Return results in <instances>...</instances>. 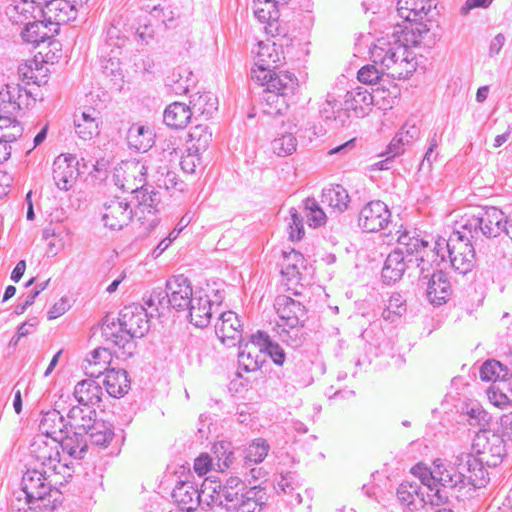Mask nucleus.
<instances>
[{"instance_id": "f257e3e1", "label": "nucleus", "mask_w": 512, "mask_h": 512, "mask_svg": "<svg viewBox=\"0 0 512 512\" xmlns=\"http://www.w3.org/2000/svg\"><path fill=\"white\" fill-rule=\"evenodd\" d=\"M242 473L247 487L239 477L232 476L222 486L221 494L225 501V508L234 512H255L261 506L264 499L262 484L267 481L268 472L254 464H243Z\"/></svg>"}, {"instance_id": "f03ea898", "label": "nucleus", "mask_w": 512, "mask_h": 512, "mask_svg": "<svg viewBox=\"0 0 512 512\" xmlns=\"http://www.w3.org/2000/svg\"><path fill=\"white\" fill-rule=\"evenodd\" d=\"M71 477H62L53 471L32 467L22 477V490L11 504L27 502L26 508L54 510L61 504L59 487L65 485Z\"/></svg>"}, {"instance_id": "7ed1b4c3", "label": "nucleus", "mask_w": 512, "mask_h": 512, "mask_svg": "<svg viewBox=\"0 0 512 512\" xmlns=\"http://www.w3.org/2000/svg\"><path fill=\"white\" fill-rule=\"evenodd\" d=\"M369 54L371 61L394 79L407 78L415 70L413 53L395 35L377 39Z\"/></svg>"}, {"instance_id": "20e7f679", "label": "nucleus", "mask_w": 512, "mask_h": 512, "mask_svg": "<svg viewBox=\"0 0 512 512\" xmlns=\"http://www.w3.org/2000/svg\"><path fill=\"white\" fill-rule=\"evenodd\" d=\"M275 308L279 316L276 332L280 340L293 348L301 346L305 340V306L290 296L279 295L275 300Z\"/></svg>"}, {"instance_id": "39448f33", "label": "nucleus", "mask_w": 512, "mask_h": 512, "mask_svg": "<svg viewBox=\"0 0 512 512\" xmlns=\"http://www.w3.org/2000/svg\"><path fill=\"white\" fill-rule=\"evenodd\" d=\"M397 235L398 247L389 253L382 269V278L387 283L400 280L406 270H411V256L423 246L415 229L398 230Z\"/></svg>"}, {"instance_id": "423d86ee", "label": "nucleus", "mask_w": 512, "mask_h": 512, "mask_svg": "<svg viewBox=\"0 0 512 512\" xmlns=\"http://www.w3.org/2000/svg\"><path fill=\"white\" fill-rule=\"evenodd\" d=\"M221 488V485L208 480H205L200 490L191 482H182L174 488L172 497L187 512H192L199 506L203 509L210 506L223 508L224 498L221 494L218 496Z\"/></svg>"}, {"instance_id": "0eeeda50", "label": "nucleus", "mask_w": 512, "mask_h": 512, "mask_svg": "<svg viewBox=\"0 0 512 512\" xmlns=\"http://www.w3.org/2000/svg\"><path fill=\"white\" fill-rule=\"evenodd\" d=\"M460 227L473 239L481 236L495 238L505 229V215L496 207L478 208L466 213L459 222Z\"/></svg>"}, {"instance_id": "6e6552de", "label": "nucleus", "mask_w": 512, "mask_h": 512, "mask_svg": "<svg viewBox=\"0 0 512 512\" xmlns=\"http://www.w3.org/2000/svg\"><path fill=\"white\" fill-rule=\"evenodd\" d=\"M30 456L36 461L34 467L47 469L72 477L73 469L60 460V442L45 435H36L29 447Z\"/></svg>"}, {"instance_id": "1a4fd4ad", "label": "nucleus", "mask_w": 512, "mask_h": 512, "mask_svg": "<svg viewBox=\"0 0 512 512\" xmlns=\"http://www.w3.org/2000/svg\"><path fill=\"white\" fill-rule=\"evenodd\" d=\"M467 235L464 231H454L449 239L439 237L444 259L448 255L452 267L463 275L470 272L476 263L475 249Z\"/></svg>"}, {"instance_id": "9d476101", "label": "nucleus", "mask_w": 512, "mask_h": 512, "mask_svg": "<svg viewBox=\"0 0 512 512\" xmlns=\"http://www.w3.org/2000/svg\"><path fill=\"white\" fill-rule=\"evenodd\" d=\"M411 472L419 478L421 483L431 491L437 489L438 485L452 490H461L460 476L456 472L454 461L436 459L431 468L420 464L414 466Z\"/></svg>"}, {"instance_id": "9b49d317", "label": "nucleus", "mask_w": 512, "mask_h": 512, "mask_svg": "<svg viewBox=\"0 0 512 512\" xmlns=\"http://www.w3.org/2000/svg\"><path fill=\"white\" fill-rule=\"evenodd\" d=\"M177 147L170 141L166 148H163L158 158L150 159V174L156 185L166 190H182V183L178 181L177 174L170 169L169 163L176 160Z\"/></svg>"}, {"instance_id": "f8f14e48", "label": "nucleus", "mask_w": 512, "mask_h": 512, "mask_svg": "<svg viewBox=\"0 0 512 512\" xmlns=\"http://www.w3.org/2000/svg\"><path fill=\"white\" fill-rule=\"evenodd\" d=\"M150 173V160H129L122 162L114 173L115 184L126 192L135 193L146 185Z\"/></svg>"}, {"instance_id": "ddd939ff", "label": "nucleus", "mask_w": 512, "mask_h": 512, "mask_svg": "<svg viewBox=\"0 0 512 512\" xmlns=\"http://www.w3.org/2000/svg\"><path fill=\"white\" fill-rule=\"evenodd\" d=\"M456 472L460 476L461 488H481L488 482L487 471L473 454L461 452L453 458Z\"/></svg>"}, {"instance_id": "4468645a", "label": "nucleus", "mask_w": 512, "mask_h": 512, "mask_svg": "<svg viewBox=\"0 0 512 512\" xmlns=\"http://www.w3.org/2000/svg\"><path fill=\"white\" fill-rule=\"evenodd\" d=\"M478 459L481 464L485 462L488 466H498L505 456V444L502 437L490 430L479 431L473 442Z\"/></svg>"}, {"instance_id": "2eb2a0df", "label": "nucleus", "mask_w": 512, "mask_h": 512, "mask_svg": "<svg viewBox=\"0 0 512 512\" xmlns=\"http://www.w3.org/2000/svg\"><path fill=\"white\" fill-rule=\"evenodd\" d=\"M423 246L419 251H415L411 256V270H418L419 276L423 279L431 277L430 272H436L435 267H438L444 261V254H442L443 245L440 244L439 238L434 241V246L429 248V242L423 238Z\"/></svg>"}, {"instance_id": "dca6fc26", "label": "nucleus", "mask_w": 512, "mask_h": 512, "mask_svg": "<svg viewBox=\"0 0 512 512\" xmlns=\"http://www.w3.org/2000/svg\"><path fill=\"white\" fill-rule=\"evenodd\" d=\"M238 344L239 366L246 372L256 371L259 369L261 364L265 361L264 348L266 347V344L264 340V333L258 331L256 334L251 335L248 341H244L242 339Z\"/></svg>"}, {"instance_id": "f3484780", "label": "nucleus", "mask_w": 512, "mask_h": 512, "mask_svg": "<svg viewBox=\"0 0 512 512\" xmlns=\"http://www.w3.org/2000/svg\"><path fill=\"white\" fill-rule=\"evenodd\" d=\"M276 68L255 65L251 70L252 80L265 86V90L275 91L274 89L282 90L284 92L294 91L297 86L296 77L287 71L275 73Z\"/></svg>"}, {"instance_id": "a211bd4d", "label": "nucleus", "mask_w": 512, "mask_h": 512, "mask_svg": "<svg viewBox=\"0 0 512 512\" xmlns=\"http://www.w3.org/2000/svg\"><path fill=\"white\" fill-rule=\"evenodd\" d=\"M118 321L131 340L143 337L149 330L147 312L140 304L125 306L119 314Z\"/></svg>"}, {"instance_id": "6ab92c4d", "label": "nucleus", "mask_w": 512, "mask_h": 512, "mask_svg": "<svg viewBox=\"0 0 512 512\" xmlns=\"http://www.w3.org/2000/svg\"><path fill=\"white\" fill-rule=\"evenodd\" d=\"M128 32V15H114L106 29L104 42L99 48V57L106 58L109 56V49H111V52L120 50L127 41Z\"/></svg>"}, {"instance_id": "aec40b11", "label": "nucleus", "mask_w": 512, "mask_h": 512, "mask_svg": "<svg viewBox=\"0 0 512 512\" xmlns=\"http://www.w3.org/2000/svg\"><path fill=\"white\" fill-rule=\"evenodd\" d=\"M391 213L387 205L379 200L367 203L360 211L359 226L367 232L382 230L390 221Z\"/></svg>"}, {"instance_id": "412c9836", "label": "nucleus", "mask_w": 512, "mask_h": 512, "mask_svg": "<svg viewBox=\"0 0 512 512\" xmlns=\"http://www.w3.org/2000/svg\"><path fill=\"white\" fill-rule=\"evenodd\" d=\"M133 217V210L126 198L114 197L104 204L102 220L111 230H121Z\"/></svg>"}, {"instance_id": "4be33fe9", "label": "nucleus", "mask_w": 512, "mask_h": 512, "mask_svg": "<svg viewBox=\"0 0 512 512\" xmlns=\"http://www.w3.org/2000/svg\"><path fill=\"white\" fill-rule=\"evenodd\" d=\"M168 300L172 308L178 311H186L189 303H192L194 292L190 280L184 275H176L166 282Z\"/></svg>"}, {"instance_id": "5701e85b", "label": "nucleus", "mask_w": 512, "mask_h": 512, "mask_svg": "<svg viewBox=\"0 0 512 512\" xmlns=\"http://www.w3.org/2000/svg\"><path fill=\"white\" fill-rule=\"evenodd\" d=\"M78 161L72 154L60 155L53 163V179L56 186L63 191L70 190L77 181Z\"/></svg>"}, {"instance_id": "b1692460", "label": "nucleus", "mask_w": 512, "mask_h": 512, "mask_svg": "<svg viewBox=\"0 0 512 512\" xmlns=\"http://www.w3.org/2000/svg\"><path fill=\"white\" fill-rule=\"evenodd\" d=\"M66 400L63 395L55 403V409L46 412L39 424V435H45L60 442L66 428L65 418L62 415L66 411Z\"/></svg>"}, {"instance_id": "393cba45", "label": "nucleus", "mask_w": 512, "mask_h": 512, "mask_svg": "<svg viewBox=\"0 0 512 512\" xmlns=\"http://www.w3.org/2000/svg\"><path fill=\"white\" fill-rule=\"evenodd\" d=\"M287 0H254L252 9L255 17L262 23H267L265 30L272 37L280 35L278 31L279 6H283Z\"/></svg>"}, {"instance_id": "a878e982", "label": "nucleus", "mask_w": 512, "mask_h": 512, "mask_svg": "<svg viewBox=\"0 0 512 512\" xmlns=\"http://www.w3.org/2000/svg\"><path fill=\"white\" fill-rule=\"evenodd\" d=\"M218 339L227 346H235L242 340V324L238 315L233 311L221 313L215 324Z\"/></svg>"}, {"instance_id": "bb28decb", "label": "nucleus", "mask_w": 512, "mask_h": 512, "mask_svg": "<svg viewBox=\"0 0 512 512\" xmlns=\"http://www.w3.org/2000/svg\"><path fill=\"white\" fill-rule=\"evenodd\" d=\"M41 13L45 21L48 22L57 33L61 24L68 23L77 16L74 5L68 0H50L44 8H41Z\"/></svg>"}, {"instance_id": "cd10ccee", "label": "nucleus", "mask_w": 512, "mask_h": 512, "mask_svg": "<svg viewBox=\"0 0 512 512\" xmlns=\"http://www.w3.org/2000/svg\"><path fill=\"white\" fill-rule=\"evenodd\" d=\"M319 112L321 118L335 128L347 126L351 121V114H348L344 101H339L332 94L327 95Z\"/></svg>"}, {"instance_id": "c85d7f7f", "label": "nucleus", "mask_w": 512, "mask_h": 512, "mask_svg": "<svg viewBox=\"0 0 512 512\" xmlns=\"http://www.w3.org/2000/svg\"><path fill=\"white\" fill-rule=\"evenodd\" d=\"M66 425L72 430L87 434L91 426L97 421L96 410L83 405H66Z\"/></svg>"}, {"instance_id": "c756f323", "label": "nucleus", "mask_w": 512, "mask_h": 512, "mask_svg": "<svg viewBox=\"0 0 512 512\" xmlns=\"http://www.w3.org/2000/svg\"><path fill=\"white\" fill-rule=\"evenodd\" d=\"M255 65L277 68L284 60L282 44L271 39L259 41L252 51Z\"/></svg>"}, {"instance_id": "7c9ffc66", "label": "nucleus", "mask_w": 512, "mask_h": 512, "mask_svg": "<svg viewBox=\"0 0 512 512\" xmlns=\"http://www.w3.org/2000/svg\"><path fill=\"white\" fill-rule=\"evenodd\" d=\"M103 389L96 378H88L78 382L74 387L73 396L78 405L94 408L102 401Z\"/></svg>"}, {"instance_id": "2f4dec72", "label": "nucleus", "mask_w": 512, "mask_h": 512, "mask_svg": "<svg viewBox=\"0 0 512 512\" xmlns=\"http://www.w3.org/2000/svg\"><path fill=\"white\" fill-rule=\"evenodd\" d=\"M344 105L348 110V114L352 117H364L373 105L372 94L363 87H357L347 91L344 96Z\"/></svg>"}, {"instance_id": "473e14b6", "label": "nucleus", "mask_w": 512, "mask_h": 512, "mask_svg": "<svg viewBox=\"0 0 512 512\" xmlns=\"http://www.w3.org/2000/svg\"><path fill=\"white\" fill-rule=\"evenodd\" d=\"M426 295L433 305H442L447 302L451 295V285L443 271L438 270L431 273L427 283Z\"/></svg>"}, {"instance_id": "72a5a7b5", "label": "nucleus", "mask_w": 512, "mask_h": 512, "mask_svg": "<svg viewBox=\"0 0 512 512\" xmlns=\"http://www.w3.org/2000/svg\"><path fill=\"white\" fill-rule=\"evenodd\" d=\"M99 114L97 110L89 108L81 112L80 115H75V133L80 139L89 141L100 134L101 119Z\"/></svg>"}, {"instance_id": "f704fd0d", "label": "nucleus", "mask_w": 512, "mask_h": 512, "mask_svg": "<svg viewBox=\"0 0 512 512\" xmlns=\"http://www.w3.org/2000/svg\"><path fill=\"white\" fill-rule=\"evenodd\" d=\"M186 311L189 312V319L193 325L199 328L208 326L212 316V304L209 296L198 291Z\"/></svg>"}, {"instance_id": "c9c22d12", "label": "nucleus", "mask_w": 512, "mask_h": 512, "mask_svg": "<svg viewBox=\"0 0 512 512\" xmlns=\"http://www.w3.org/2000/svg\"><path fill=\"white\" fill-rule=\"evenodd\" d=\"M305 267V260L301 253L294 249L283 252L281 262V275L285 285L290 289V284H297L300 280L301 269Z\"/></svg>"}, {"instance_id": "e433bc0d", "label": "nucleus", "mask_w": 512, "mask_h": 512, "mask_svg": "<svg viewBox=\"0 0 512 512\" xmlns=\"http://www.w3.org/2000/svg\"><path fill=\"white\" fill-rule=\"evenodd\" d=\"M102 336L108 344L125 349L131 345V339L123 330L120 321L113 317L105 316L101 323Z\"/></svg>"}, {"instance_id": "4c0bfd02", "label": "nucleus", "mask_w": 512, "mask_h": 512, "mask_svg": "<svg viewBox=\"0 0 512 512\" xmlns=\"http://www.w3.org/2000/svg\"><path fill=\"white\" fill-rule=\"evenodd\" d=\"M106 392L112 397H121L130 389V380L124 369H105V377L102 380Z\"/></svg>"}, {"instance_id": "58836bf2", "label": "nucleus", "mask_w": 512, "mask_h": 512, "mask_svg": "<svg viewBox=\"0 0 512 512\" xmlns=\"http://www.w3.org/2000/svg\"><path fill=\"white\" fill-rule=\"evenodd\" d=\"M432 8L431 0H398L397 11L406 21L422 20Z\"/></svg>"}, {"instance_id": "ea45409f", "label": "nucleus", "mask_w": 512, "mask_h": 512, "mask_svg": "<svg viewBox=\"0 0 512 512\" xmlns=\"http://www.w3.org/2000/svg\"><path fill=\"white\" fill-rule=\"evenodd\" d=\"M193 112L190 105L173 102L166 107L163 114L164 123L175 129L185 128L191 120Z\"/></svg>"}, {"instance_id": "a19ab883", "label": "nucleus", "mask_w": 512, "mask_h": 512, "mask_svg": "<svg viewBox=\"0 0 512 512\" xmlns=\"http://www.w3.org/2000/svg\"><path fill=\"white\" fill-rule=\"evenodd\" d=\"M322 204L326 205L334 213H342L347 210L350 197L347 190L341 185L331 186L322 191Z\"/></svg>"}, {"instance_id": "79ce46f5", "label": "nucleus", "mask_w": 512, "mask_h": 512, "mask_svg": "<svg viewBox=\"0 0 512 512\" xmlns=\"http://www.w3.org/2000/svg\"><path fill=\"white\" fill-rule=\"evenodd\" d=\"M155 134L148 126L133 124L127 134L129 146L137 151L146 152L154 144Z\"/></svg>"}, {"instance_id": "37998d69", "label": "nucleus", "mask_w": 512, "mask_h": 512, "mask_svg": "<svg viewBox=\"0 0 512 512\" xmlns=\"http://www.w3.org/2000/svg\"><path fill=\"white\" fill-rule=\"evenodd\" d=\"M420 136V128L415 122L408 120L401 127L400 131L390 142L388 148L389 153L396 156L402 152L404 145H409L417 140Z\"/></svg>"}, {"instance_id": "c03bdc74", "label": "nucleus", "mask_w": 512, "mask_h": 512, "mask_svg": "<svg viewBox=\"0 0 512 512\" xmlns=\"http://www.w3.org/2000/svg\"><path fill=\"white\" fill-rule=\"evenodd\" d=\"M57 32L48 22L34 21L27 23L21 33L22 39L30 44L39 45L41 42L51 38Z\"/></svg>"}, {"instance_id": "a18cd8bd", "label": "nucleus", "mask_w": 512, "mask_h": 512, "mask_svg": "<svg viewBox=\"0 0 512 512\" xmlns=\"http://www.w3.org/2000/svg\"><path fill=\"white\" fill-rule=\"evenodd\" d=\"M274 90L275 91L264 90V101L262 102L263 112L270 116L283 114L288 108L286 97L294 92H284L278 89Z\"/></svg>"}, {"instance_id": "49530a36", "label": "nucleus", "mask_w": 512, "mask_h": 512, "mask_svg": "<svg viewBox=\"0 0 512 512\" xmlns=\"http://www.w3.org/2000/svg\"><path fill=\"white\" fill-rule=\"evenodd\" d=\"M60 448L74 459H82L87 450V439L84 432L73 430V435L62 436Z\"/></svg>"}, {"instance_id": "de8ad7c7", "label": "nucleus", "mask_w": 512, "mask_h": 512, "mask_svg": "<svg viewBox=\"0 0 512 512\" xmlns=\"http://www.w3.org/2000/svg\"><path fill=\"white\" fill-rule=\"evenodd\" d=\"M190 108L194 114L209 118L218 108V99L211 92L196 93L191 96Z\"/></svg>"}, {"instance_id": "09e8293b", "label": "nucleus", "mask_w": 512, "mask_h": 512, "mask_svg": "<svg viewBox=\"0 0 512 512\" xmlns=\"http://www.w3.org/2000/svg\"><path fill=\"white\" fill-rule=\"evenodd\" d=\"M212 141V131L207 125L199 124L189 132L188 149L193 152H204Z\"/></svg>"}, {"instance_id": "8fccbe9b", "label": "nucleus", "mask_w": 512, "mask_h": 512, "mask_svg": "<svg viewBox=\"0 0 512 512\" xmlns=\"http://www.w3.org/2000/svg\"><path fill=\"white\" fill-rule=\"evenodd\" d=\"M86 435L89 437L91 444L107 447L114 437L113 426L106 421L97 420Z\"/></svg>"}, {"instance_id": "3c124183", "label": "nucleus", "mask_w": 512, "mask_h": 512, "mask_svg": "<svg viewBox=\"0 0 512 512\" xmlns=\"http://www.w3.org/2000/svg\"><path fill=\"white\" fill-rule=\"evenodd\" d=\"M0 95L3 101L7 99L14 110L22 109L30 104V92L23 89L19 84H7L5 91H1Z\"/></svg>"}, {"instance_id": "603ef678", "label": "nucleus", "mask_w": 512, "mask_h": 512, "mask_svg": "<svg viewBox=\"0 0 512 512\" xmlns=\"http://www.w3.org/2000/svg\"><path fill=\"white\" fill-rule=\"evenodd\" d=\"M270 445L265 439L252 440L244 450V463L257 465L266 458Z\"/></svg>"}, {"instance_id": "864d4df0", "label": "nucleus", "mask_w": 512, "mask_h": 512, "mask_svg": "<svg viewBox=\"0 0 512 512\" xmlns=\"http://www.w3.org/2000/svg\"><path fill=\"white\" fill-rule=\"evenodd\" d=\"M135 193L138 201V208L142 213H155L158 211V206L161 202L159 192L155 191L153 188L146 187L145 185Z\"/></svg>"}, {"instance_id": "5fc2aeb1", "label": "nucleus", "mask_w": 512, "mask_h": 512, "mask_svg": "<svg viewBox=\"0 0 512 512\" xmlns=\"http://www.w3.org/2000/svg\"><path fill=\"white\" fill-rule=\"evenodd\" d=\"M397 497L402 504L407 506L414 504L417 499L420 503H425L424 494L417 482H402L397 489Z\"/></svg>"}, {"instance_id": "6e6d98bb", "label": "nucleus", "mask_w": 512, "mask_h": 512, "mask_svg": "<svg viewBox=\"0 0 512 512\" xmlns=\"http://www.w3.org/2000/svg\"><path fill=\"white\" fill-rule=\"evenodd\" d=\"M212 451L215 459L217 460V471L223 472L231 466L234 461V451L230 442H217L214 444Z\"/></svg>"}, {"instance_id": "4d7b16f0", "label": "nucleus", "mask_w": 512, "mask_h": 512, "mask_svg": "<svg viewBox=\"0 0 512 512\" xmlns=\"http://www.w3.org/2000/svg\"><path fill=\"white\" fill-rule=\"evenodd\" d=\"M303 212L310 227H320L326 223L327 215L319 203L313 198L303 201Z\"/></svg>"}, {"instance_id": "13d9d810", "label": "nucleus", "mask_w": 512, "mask_h": 512, "mask_svg": "<svg viewBox=\"0 0 512 512\" xmlns=\"http://www.w3.org/2000/svg\"><path fill=\"white\" fill-rule=\"evenodd\" d=\"M191 75V71L179 67L167 76L166 85L171 87L177 94L186 93L190 85Z\"/></svg>"}, {"instance_id": "bf43d9fd", "label": "nucleus", "mask_w": 512, "mask_h": 512, "mask_svg": "<svg viewBox=\"0 0 512 512\" xmlns=\"http://www.w3.org/2000/svg\"><path fill=\"white\" fill-rule=\"evenodd\" d=\"M23 133V127L16 120L6 116H0V139L6 143L17 140Z\"/></svg>"}, {"instance_id": "052dcab7", "label": "nucleus", "mask_w": 512, "mask_h": 512, "mask_svg": "<svg viewBox=\"0 0 512 512\" xmlns=\"http://www.w3.org/2000/svg\"><path fill=\"white\" fill-rule=\"evenodd\" d=\"M296 148L297 140L292 133L282 134L271 142V149L278 156L291 155L296 151Z\"/></svg>"}, {"instance_id": "680f3d73", "label": "nucleus", "mask_w": 512, "mask_h": 512, "mask_svg": "<svg viewBox=\"0 0 512 512\" xmlns=\"http://www.w3.org/2000/svg\"><path fill=\"white\" fill-rule=\"evenodd\" d=\"M506 375V369L496 360H488L480 368V378L486 382L503 379Z\"/></svg>"}, {"instance_id": "e2e57ef3", "label": "nucleus", "mask_w": 512, "mask_h": 512, "mask_svg": "<svg viewBox=\"0 0 512 512\" xmlns=\"http://www.w3.org/2000/svg\"><path fill=\"white\" fill-rule=\"evenodd\" d=\"M387 73L377 64L373 63L363 66L357 73V78L361 83L373 85L377 84Z\"/></svg>"}, {"instance_id": "0e129e2a", "label": "nucleus", "mask_w": 512, "mask_h": 512, "mask_svg": "<svg viewBox=\"0 0 512 512\" xmlns=\"http://www.w3.org/2000/svg\"><path fill=\"white\" fill-rule=\"evenodd\" d=\"M289 215V238L291 240H300L304 236L303 216L294 207L290 208Z\"/></svg>"}, {"instance_id": "69168bd1", "label": "nucleus", "mask_w": 512, "mask_h": 512, "mask_svg": "<svg viewBox=\"0 0 512 512\" xmlns=\"http://www.w3.org/2000/svg\"><path fill=\"white\" fill-rule=\"evenodd\" d=\"M120 50H115V52H111L109 49V56L100 57L102 60V69L103 73L106 76H116L121 74V64H120Z\"/></svg>"}, {"instance_id": "338daca9", "label": "nucleus", "mask_w": 512, "mask_h": 512, "mask_svg": "<svg viewBox=\"0 0 512 512\" xmlns=\"http://www.w3.org/2000/svg\"><path fill=\"white\" fill-rule=\"evenodd\" d=\"M264 340L266 344V347L264 348V356L268 354L275 364L282 365L285 361L284 350L277 343L272 342L266 334H264Z\"/></svg>"}, {"instance_id": "774afa93", "label": "nucleus", "mask_w": 512, "mask_h": 512, "mask_svg": "<svg viewBox=\"0 0 512 512\" xmlns=\"http://www.w3.org/2000/svg\"><path fill=\"white\" fill-rule=\"evenodd\" d=\"M465 414L469 418L470 425H483L488 422L487 412L477 403L467 406Z\"/></svg>"}]
</instances>
